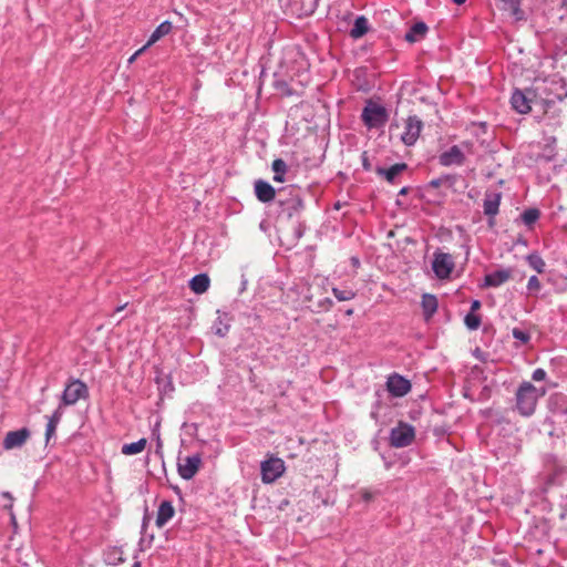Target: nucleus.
Listing matches in <instances>:
<instances>
[{"label":"nucleus","instance_id":"obj_1","mask_svg":"<svg viewBox=\"0 0 567 567\" xmlns=\"http://www.w3.org/2000/svg\"><path fill=\"white\" fill-rule=\"evenodd\" d=\"M545 392V389L539 391L532 382H522L515 393V409L519 415L524 417L532 416L536 411L539 398H542Z\"/></svg>","mask_w":567,"mask_h":567},{"label":"nucleus","instance_id":"obj_2","mask_svg":"<svg viewBox=\"0 0 567 567\" xmlns=\"http://www.w3.org/2000/svg\"><path fill=\"white\" fill-rule=\"evenodd\" d=\"M361 120L368 130L382 128L389 121V112L383 105L369 100L362 110Z\"/></svg>","mask_w":567,"mask_h":567},{"label":"nucleus","instance_id":"obj_3","mask_svg":"<svg viewBox=\"0 0 567 567\" xmlns=\"http://www.w3.org/2000/svg\"><path fill=\"white\" fill-rule=\"evenodd\" d=\"M545 97H543V103L545 106L549 107L554 105L556 101L561 102L567 99V82L564 78L553 76L548 80H545L544 87Z\"/></svg>","mask_w":567,"mask_h":567},{"label":"nucleus","instance_id":"obj_4","mask_svg":"<svg viewBox=\"0 0 567 567\" xmlns=\"http://www.w3.org/2000/svg\"><path fill=\"white\" fill-rule=\"evenodd\" d=\"M89 396V389L86 384L79 379H71L61 395V402L59 405L68 406L74 405L80 399Z\"/></svg>","mask_w":567,"mask_h":567},{"label":"nucleus","instance_id":"obj_5","mask_svg":"<svg viewBox=\"0 0 567 567\" xmlns=\"http://www.w3.org/2000/svg\"><path fill=\"white\" fill-rule=\"evenodd\" d=\"M278 205L279 215L287 219L298 218L305 208L303 199L298 192L290 193L287 198H281L279 193Z\"/></svg>","mask_w":567,"mask_h":567},{"label":"nucleus","instance_id":"obj_6","mask_svg":"<svg viewBox=\"0 0 567 567\" xmlns=\"http://www.w3.org/2000/svg\"><path fill=\"white\" fill-rule=\"evenodd\" d=\"M286 471L285 462L279 457H269L261 462V481L265 484H271L284 475Z\"/></svg>","mask_w":567,"mask_h":567},{"label":"nucleus","instance_id":"obj_7","mask_svg":"<svg viewBox=\"0 0 567 567\" xmlns=\"http://www.w3.org/2000/svg\"><path fill=\"white\" fill-rule=\"evenodd\" d=\"M415 437L414 427L405 422H400L398 426L390 432V444L393 447L401 449L409 446Z\"/></svg>","mask_w":567,"mask_h":567},{"label":"nucleus","instance_id":"obj_8","mask_svg":"<svg viewBox=\"0 0 567 567\" xmlns=\"http://www.w3.org/2000/svg\"><path fill=\"white\" fill-rule=\"evenodd\" d=\"M455 267L453 257L447 252L435 251L432 260V270L439 279H446Z\"/></svg>","mask_w":567,"mask_h":567},{"label":"nucleus","instance_id":"obj_9","mask_svg":"<svg viewBox=\"0 0 567 567\" xmlns=\"http://www.w3.org/2000/svg\"><path fill=\"white\" fill-rule=\"evenodd\" d=\"M423 127V122L416 115H410L404 124V131L401 135V141L406 146H412L416 143L421 131Z\"/></svg>","mask_w":567,"mask_h":567},{"label":"nucleus","instance_id":"obj_10","mask_svg":"<svg viewBox=\"0 0 567 567\" xmlns=\"http://www.w3.org/2000/svg\"><path fill=\"white\" fill-rule=\"evenodd\" d=\"M386 390L394 398H402L411 391V382L399 373H392L386 380Z\"/></svg>","mask_w":567,"mask_h":567},{"label":"nucleus","instance_id":"obj_11","mask_svg":"<svg viewBox=\"0 0 567 567\" xmlns=\"http://www.w3.org/2000/svg\"><path fill=\"white\" fill-rule=\"evenodd\" d=\"M502 194L499 192H486L483 200L484 214L487 216L489 227L495 226V217L499 212Z\"/></svg>","mask_w":567,"mask_h":567},{"label":"nucleus","instance_id":"obj_12","mask_svg":"<svg viewBox=\"0 0 567 567\" xmlns=\"http://www.w3.org/2000/svg\"><path fill=\"white\" fill-rule=\"evenodd\" d=\"M200 465L202 457L199 454L189 455L179 460L177 472L183 480L189 481L197 474Z\"/></svg>","mask_w":567,"mask_h":567},{"label":"nucleus","instance_id":"obj_13","mask_svg":"<svg viewBox=\"0 0 567 567\" xmlns=\"http://www.w3.org/2000/svg\"><path fill=\"white\" fill-rule=\"evenodd\" d=\"M466 156L460 145H453L439 155V163L443 167L462 166Z\"/></svg>","mask_w":567,"mask_h":567},{"label":"nucleus","instance_id":"obj_14","mask_svg":"<svg viewBox=\"0 0 567 567\" xmlns=\"http://www.w3.org/2000/svg\"><path fill=\"white\" fill-rule=\"evenodd\" d=\"M31 435V432L28 427H21L16 431H10L7 433L6 437L3 439V449L4 450H13L19 449L25 444V442L29 440Z\"/></svg>","mask_w":567,"mask_h":567},{"label":"nucleus","instance_id":"obj_15","mask_svg":"<svg viewBox=\"0 0 567 567\" xmlns=\"http://www.w3.org/2000/svg\"><path fill=\"white\" fill-rule=\"evenodd\" d=\"M532 100L528 97L527 92L515 89L511 96V104L513 109L519 114H527L530 112Z\"/></svg>","mask_w":567,"mask_h":567},{"label":"nucleus","instance_id":"obj_16","mask_svg":"<svg viewBox=\"0 0 567 567\" xmlns=\"http://www.w3.org/2000/svg\"><path fill=\"white\" fill-rule=\"evenodd\" d=\"M255 195L259 202L267 204L276 198V189L268 182L258 179L255 182Z\"/></svg>","mask_w":567,"mask_h":567},{"label":"nucleus","instance_id":"obj_17","mask_svg":"<svg viewBox=\"0 0 567 567\" xmlns=\"http://www.w3.org/2000/svg\"><path fill=\"white\" fill-rule=\"evenodd\" d=\"M512 277L511 268H503L492 271L484 277V286L497 288Z\"/></svg>","mask_w":567,"mask_h":567},{"label":"nucleus","instance_id":"obj_18","mask_svg":"<svg viewBox=\"0 0 567 567\" xmlns=\"http://www.w3.org/2000/svg\"><path fill=\"white\" fill-rule=\"evenodd\" d=\"M405 169H408L405 163H396L389 168L377 167L375 173L384 177L389 183L395 184L398 176Z\"/></svg>","mask_w":567,"mask_h":567},{"label":"nucleus","instance_id":"obj_19","mask_svg":"<svg viewBox=\"0 0 567 567\" xmlns=\"http://www.w3.org/2000/svg\"><path fill=\"white\" fill-rule=\"evenodd\" d=\"M174 514H175V509H174L173 503L171 501H163L159 504L158 509H157L156 522H155L156 526L159 528L165 526L167 524V522L173 518Z\"/></svg>","mask_w":567,"mask_h":567},{"label":"nucleus","instance_id":"obj_20","mask_svg":"<svg viewBox=\"0 0 567 567\" xmlns=\"http://www.w3.org/2000/svg\"><path fill=\"white\" fill-rule=\"evenodd\" d=\"M63 408L59 405L53 413L48 417V423L45 427V442L49 443L50 440L55 435L56 427L62 420L63 416Z\"/></svg>","mask_w":567,"mask_h":567},{"label":"nucleus","instance_id":"obj_21","mask_svg":"<svg viewBox=\"0 0 567 567\" xmlns=\"http://www.w3.org/2000/svg\"><path fill=\"white\" fill-rule=\"evenodd\" d=\"M427 31L429 28L426 23H424L423 21H419L409 29V31L404 35V39L409 43H415L424 39Z\"/></svg>","mask_w":567,"mask_h":567},{"label":"nucleus","instance_id":"obj_22","mask_svg":"<svg viewBox=\"0 0 567 567\" xmlns=\"http://www.w3.org/2000/svg\"><path fill=\"white\" fill-rule=\"evenodd\" d=\"M210 279L207 274H197L189 280V288L197 295L206 292L209 288Z\"/></svg>","mask_w":567,"mask_h":567},{"label":"nucleus","instance_id":"obj_23","mask_svg":"<svg viewBox=\"0 0 567 567\" xmlns=\"http://www.w3.org/2000/svg\"><path fill=\"white\" fill-rule=\"evenodd\" d=\"M290 6H292L300 14L310 16L312 14L320 0H288Z\"/></svg>","mask_w":567,"mask_h":567},{"label":"nucleus","instance_id":"obj_24","mask_svg":"<svg viewBox=\"0 0 567 567\" xmlns=\"http://www.w3.org/2000/svg\"><path fill=\"white\" fill-rule=\"evenodd\" d=\"M549 409L557 414H567V396L561 393L553 394L548 401Z\"/></svg>","mask_w":567,"mask_h":567},{"label":"nucleus","instance_id":"obj_25","mask_svg":"<svg viewBox=\"0 0 567 567\" xmlns=\"http://www.w3.org/2000/svg\"><path fill=\"white\" fill-rule=\"evenodd\" d=\"M172 29L173 24L168 20L159 23L151 34L148 41L146 42L147 48L157 42L161 38L167 35L172 31Z\"/></svg>","mask_w":567,"mask_h":567},{"label":"nucleus","instance_id":"obj_26","mask_svg":"<svg viewBox=\"0 0 567 567\" xmlns=\"http://www.w3.org/2000/svg\"><path fill=\"white\" fill-rule=\"evenodd\" d=\"M556 157V138L548 137L536 161L551 162Z\"/></svg>","mask_w":567,"mask_h":567},{"label":"nucleus","instance_id":"obj_27","mask_svg":"<svg viewBox=\"0 0 567 567\" xmlns=\"http://www.w3.org/2000/svg\"><path fill=\"white\" fill-rule=\"evenodd\" d=\"M369 31V21L364 16H359L354 20L353 28L350 30V37L360 39Z\"/></svg>","mask_w":567,"mask_h":567},{"label":"nucleus","instance_id":"obj_28","mask_svg":"<svg viewBox=\"0 0 567 567\" xmlns=\"http://www.w3.org/2000/svg\"><path fill=\"white\" fill-rule=\"evenodd\" d=\"M422 309L426 319L431 318L437 310V299L434 295L424 293L422 296Z\"/></svg>","mask_w":567,"mask_h":567},{"label":"nucleus","instance_id":"obj_29","mask_svg":"<svg viewBox=\"0 0 567 567\" xmlns=\"http://www.w3.org/2000/svg\"><path fill=\"white\" fill-rule=\"evenodd\" d=\"M290 60L301 64V66L303 64H306L305 63V55L299 51L298 48H295V47H290V48L285 49V51H284V59H282L281 64L286 65Z\"/></svg>","mask_w":567,"mask_h":567},{"label":"nucleus","instance_id":"obj_30","mask_svg":"<svg viewBox=\"0 0 567 567\" xmlns=\"http://www.w3.org/2000/svg\"><path fill=\"white\" fill-rule=\"evenodd\" d=\"M271 169L274 172V181L282 183L288 171L287 163L282 158H276L271 164Z\"/></svg>","mask_w":567,"mask_h":567},{"label":"nucleus","instance_id":"obj_31","mask_svg":"<svg viewBox=\"0 0 567 567\" xmlns=\"http://www.w3.org/2000/svg\"><path fill=\"white\" fill-rule=\"evenodd\" d=\"M146 439H140L136 442L127 443L122 446V453L124 455H134L141 453L146 446Z\"/></svg>","mask_w":567,"mask_h":567},{"label":"nucleus","instance_id":"obj_32","mask_svg":"<svg viewBox=\"0 0 567 567\" xmlns=\"http://www.w3.org/2000/svg\"><path fill=\"white\" fill-rule=\"evenodd\" d=\"M526 261L538 274H543L545 271L546 264L538 252L534 251L528 254L526 256Z\"/></svg>","mask_w":567,"mask_h":567},{"label":"nucleus","instance_id":"obj_33","mask_svg":"<svg viewBox=\"0 0 567 567\" xmlns=\"http://www.w3.org/2000/svg\"><path fill=\"white\" fill-rule=\"evenodd\" d=\"M540 212L537 208H527L520 215L523 223L530 227L533 226L539 218Z\"/></svg>","mask_w":567,"mask_h":567},{"label":"nucleus","instance_id":"obj_34","mask_svg":"<svg viewBox=\"0 0 567 567\" xmlns=\"http://www.w3.org/2000/svg\"><path fill=\"white\" fill-rule=\"evenodd\" d=\"M332 293L339 301L352 300L355 297V292L352 289H339L333 287Z\"/></svg>","mask_w":567,"mask_h":567},{"label":"nucleus","instance_id":"obj_35","mask_svg":"<svg viewBox=\"0 0 567 567\" xmlns=\"http://www.w3.org/2000/svg\"><path fill=\"white\" fill-rule=\"evenodd\" d=\"M464 323L470 330H477L481 326V317L474 312H468L464 318Z\"/></svg>","mask_w":567,"mask_h":567},{"label":"nucleus","instance_id":"obj_36","mask_svg":"<svg viewBox=\"0 0 567 567\" xmlns=\"http://www.w3.org/2000/svg\"><path fill=\"white\" fill-rule=\"evenodd\" d=\"M544 463L548 470L563 471V466H560L558 457L555 454H546L544 456Z\"/></svg>","mask_w":567,"mask_h":567},{"label":"nucleus","instance_id":"obj_37","mask_svg":"<svg viewBox=\"0 0 567 567\" xmlns=\"http://www.w3.org/2000/svg\"><path fill=\"white\" fill-rule=\"evenodd\" d=\"M526 288H527L528 295L537 293L540 290L542 284H540L539 279L537 278V276L534 275V276L529 277Z\"/></svg>","mask_w":567,"mask_h":567},{"label":"nucleus","instance_id":"obj_38","mask_svg":"<svg viewBox=\"0 0 567 567\" xmlns=\"http://www.w3.org/2000/svg\"><path fill=\"white\" fill-rule=\"evenodd\" d=\"M512 334L516 340L520 341L524 344L528 343L530 340V333L519 328H514L512 330Z\"/></svg>","mask_w":567,"mask_h":567},{"label":"nucleus","instance_id":"obj_39","mask_svg":"<svg viewBox=\"0 0 567 567\" xmlns=\"http://www.w3.org/2000/svg\"><path fill=\"white\" fill-rule=\"evenodd\" d=\"M148 526V518L146 516L143 517L142 527H141V534L142 537L138 542V547L141 551H144V544L146 542V530Z\"/></svg>","mask_w":567,"mask_h":567},{"label":"nucleus","instance_id":"obj_40","mask_svg":"<svg viewBox=\"0 0 567 567\" xmlns=\"http://www.w3.org/2000/svg\"><path fill=\"white\" fill-rule=\"evenodd\" d=\"M214 330H215V334H217L219 337H225L229 330V326L223 323L220 318H218V320L215 322Z\"/></svg>","mask_w":567,"mask_h":567},{"label":"nucleus","instance_id":"obj_41","mask_svg":"<svg viewBox=\"0 0 567 567\" xmlns=\"http://www.w3.org/2000/svg\"><path fill=\"white\" fill-rule=\"evenodd\" d=\"M546 371L542 368H537L533 371L532 379L536 382L544 381L546 379Z\"/></svg>","mask_w":567,"mask_h":567},{"label":"nucleus","instance_id":"obj_42","mask_svg":"<svg viewBox=\"0 0 567 567\" xmlns=\"http://www.w3.org/2000/svg\"><path fill=\"white\" fill-rule=\"evenodd\" d=\"M441 177L443 179V185H447L449 187H453L457 179L456 175L453 174H443Z\"/></svg>","mask_w":567,"mask_h":567},{"label":"nucleus","instance_id":"obj_43","mask_svg":"<svg viewBox=\"0 0 567 567\" xmlns=\"http://www.w3.org/2000/svg\"><path fill=\"white\" fill-rule=\"evenodd\" d=\"M441 185H443V179L442 177H437V178H433L431 179L427 185H426V188H437L440 187Z\"/></svg>","mask_w":567,"mask_h":567},{"label":"nucleus","instance_id":"obj_44","mask_svg":"<svg viewBox=\"0 0 567 567\" xmlns=\"http://www.w3.org/2000/svg\"><path fill=\"white\" fill-rule=\"evenodd\" d=\"M153 435L156 436L157 447L159 449L162 446V441H161V436H159V423L158 422L153 427Z\"/></svg>","mask_w":567,"mask_h":567},{"label":"nucleus","instance_id":"obj_45","mask_svg":"<svg viewBox=\"0 0 567 567\" xmlns=\"http://www.w3.org/2000/svg\"><path fill=\"white\" fill-rule=\"evenodd\" d=\"M147 49V45L145 44L144 47H142L141 49H138L130 59H128V63H133L136 58L143 53L145 50Z\"/></svg>","mask_w":567,"mask_h":567},{"label":"nucleus","instance_id":"obj_46","mask_svg":"<svg viewBox=\"0 0 567 567\" xmlns=\"http://www.w3.org/2000/svg\"><path fill=\"white\" fill-rule=\"evenodd\" d=\"M481 308V301L480 300H473L472 303H471V311L470 312H474L476 310H478Z\"/></svg>","mask_w":567,"mask_h":567},{"label":"nucleus","instance_id":"obj_47","mask_svg":"<svg viewBox=\"0 0 567 567\" xmlns=\"http://www.w3.org/2000/svg\"><path fill=\"white\" fill-rule=\"evenodd\" d=\"M153 539H154L153 534H151V535L146 534V542L144 544V550L152 545Z\"/></svg>","mask_w":567,"mask_h":567},{"label":"nucleus","instance_id":"obj_48","mask_svg":"<svg viewBox=\"0 0 567 567\" xmlns=\"http://www.w3.org/2000/svg\"><path fill=\"white\" fill-rule=\"evenodd\" d=\"M363 168H364L365 171H369V169H370V164H369V162H368V158H367L365 154L363 155Z\"/></svg>","mask_w":567,"mask_h":567},{"label":"nucleus","instance_id":"obj_49","mask_svg":"<svg viewBox=\"0 0 567 567\" xmlns=\"http://www.w3.org/2000/svg\"><path fill=\"white\" fill-rule=\"evenodd\" d=\"M332 300L329 299V298H326L320 305L323 306V305H327L328 307H331L332 306Z\"/></svg>","mask_w":567,"mask_h":567},{"label":"nucleus","instance_id":"obj_50","mask_svg":"<svg viewBox=\"0 0 567 567\" xmlns=\"http://www.w3.org/2000/svg\"><path fill=\"white\" fill-rule=\"evenodd\" d=\"M123 561V559L121 557H118L117 559H110V564H113V565H116L118 563Z\"/></svg>","mask_w":567,"mask_h":567},{"label":"nucleus","instance_id":"obj_51","mask_svg":"<svg viewBox=\"0 0 567 567\" xmlns=\"http://www.w3.org/2000/svg\"><path fill=\"white\" fill-rule=\"evenodd\" d=\"M246 285H247V280L246 279H243L241 281V288H240V292L244 291L246 289Z\"/></svg>","mask_w":567,"mask_h":567},{"label":"nucleus","instance_id":"obj_52","mask_svg":"<svg viewBox=\"0 0 567 567\" xmlns=\"http://www.w3.org/2000/svg\"><path fill=\"white\" fill-rule=\"evenodd\" d=\"M466 0H453L454 3L456 4H463Z\"/></svg>","mask_w":567,"mask_h":567},{"label":"nucleus","instance_id":"obj_53","mask_svg":"<svg viewBox=\"0 0 567 567\" xmlns=\"http://www.w3.org/2000/svg\"><path fill=\"white\" fill-rule=\"evenodd\" d=\"M132 567H142V566H141V563L136 560V561L132 565Z\"/></svg>","mask_w":567,"mask_h":567},{"label":"nucleus","instance_id":"obj_54","mask_svg":"<svg viewBox=\"0 0 567 567\" xmlns=\"http://www.w3.org/2000/svg\"><path fill=\"white\" fill-rule=\"evenodd\" d=\"M400 194H401V195L406 194V188H405V187H403V188L400 190Z\"/></svg>","mask_w":567,"mask_h":567},{"label":"nucleus","instance_id":"obj_55","mask_svg":"<svg viewBox=\"0 0 567 567\" xmlns=\"http://www.w3.org/2000/svg\"><path fill=\"white\" fill-rule=\"evenodd\" d=\"M3 496L11 498V494L9 492H4Z\"/></svg>","mask_w":567,"mask_h":567},{"label":"nucleus","instance_id":"obj_56","mask_svg":"<svg viewBox=\"0 0 567 567\" xmlns=\"http://www.w3.org/2000/svg\"><path fill=\"white\" fill-rule=\"evenodd\" d=\"M462 146L467 147V146H470V143L468 142H464V143H462Z\"/></svg>","mask_w":567,"mask_h":567},{"label":"nucleus","instance_id":"obj_57","mask_svg":"<svg viewBox=\"0 0 567 567\" xmlns=\"http://www.w3.org/2000/svg\"><path fill=\"white\" fill-rule=\"evenodd\" d=\"M340 207H341L340 203H337V204L334 205V208H336V209H339Z\"/></svg>","mask_w":567,"mask_h":567},{"label":"nucleus","instance_id":"obj_58","mask_svg":"<svg viewBox=\"0 0 567 567\" xmlns=\"http://www.w3.org/2000/svg\"><path fill=\"white\" fill-rule=\"evenodd\" d=\"M370 497H371L370 494L365 493L364 498L368 501V499H370Z\"/></svg>","mask_w":567,"mask_h":567},{"label":"nucleus","instance_id":"obj_59","mask_svg":"<svg viewBox=\"0 0 567 567\" xmlns=\"http://www.w3.org/2000/svg\"><path fill=\"white\" fill-rule=\"evenodd\" d=\"M564 7H567V0H561Z\"/></svg>","mask_w":567,"mask_h":567},{"label":"nucleus","instance_id":"obj_60","mask_svg":"<svg viewBox=\"0 0 567 567\" xmlns=\"http://www.w3.org/2000/svg\"><path fill=\"white\" fill-rule=\"evenodd\" d=\"M347 315H349V316H350V315H352V310H351V309H350V310H348V311H347Z\"/></svg>","mask_w":567,"mask_h":567}]
</instances>
